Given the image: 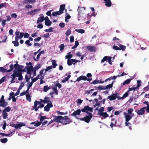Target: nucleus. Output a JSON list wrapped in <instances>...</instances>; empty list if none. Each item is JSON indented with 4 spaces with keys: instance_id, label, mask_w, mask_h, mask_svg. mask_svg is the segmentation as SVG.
<instances>
[{
    "instance_id": "1",
    "label": "nucleus",
    "mask_w": 149,
    "mask_h": 149,
    "mask_svg": "<svg viewBox=\"0 0 149 149\" xmlns=\"http://www.w3.org/2000/svg\"><path fill=\"white\" fill-rule=\"evenodd\" d=\"M92 116H93L91 113H89L88 114V116H86L85 117L83 118H80V119L81 120L84 121L88 123L91 120Z\"/></svg>"
},
{
    "instance_id": "2",
    "label": "nucleus",
    "mask_w": 149,
    "mask_h": 149,
    "mask_svg": "<svg viewBox=\"0 0 149 149\" xmlns=\"http://www.w3.org/2000/svg\"><path fill=\"white\" fill-rule=\"evenodd\" d=\"M72 122L71 120L67 116H64L63 117V120L61 122V123L63 124V125H66L67 124H69Z\"/></svg>"
},
{
    "instance_id": "3",
    "label": "nucleus",
    "mask_w": 149,
    "mask_h": 149,
    "mask_svg": "<svg viewBox=\"0 0 149 149\" xmlns=\"http://www.w3.org/2000/svg\"><path fill=\"white\" fill-rule=\"evenodd\" d=\"M81 111L83 112H86L88 114L90 113L88 111L92 112L93 111V108L90 107L89 106L87 105L84 107V108L81 109Z\"/></svg>"
},
{
    "instance_id": "4",
    "label": "nucleus",
    "mask_w": 149,
    "mask_h": 149,
    "mask_svg": "<svg viewBox=\"0 0 149 149\" xmlns=\"http://www.w3.org/2000/svg\"><path fill=\"white\" fill-rule=\"evenodd\" d=\"M52 116L54 117V122L58 123H60L63 120V117L62 116H56L53 115Z\"/></svg>"
},
{
    "instance_id": "5",
    "label": "nucleus",
    "mask_w": 149,
    "mask_h": 149,
    "mask_svg": "<svg viewBox=\"0 0 149 149\" xmlns=\"http://www.w3.org/2000/svg\"><path fill=\"white\" fill-rule=\"evenodd\" d=\"M85 10V8L83 7H79L77 10L79 15L81 14H84V12Z\"/></svg>"
},
{
    "instance_id": "6",
    "label": "nucleus",
    "mask_w": 149,
    "mask_h": 149,
    "mask_svg": "<svg viewBox=\"0 0 149 149\" xmlns=\"http://www.w3.org/2000/svg\"><path fill=\"white\" fill-rule=\"evenodd\" d=\"M117 94L113 93L111 95L109 96L108 97V99H109L110 100L112 101L115 100L117 97Z\"/></svg>"
},
{
    "instance_id": "7",
    "label": "nucleus",
    "mask_w": 149,
    "mask_h": 149,
    "mask_svg": "<svg viewBox=\"0 0 149 149\" xmlns=\"http://www.w3.org/2000/svg\"><path fill=\"white\" fill-rule=\"evenodd\" d=\"M26 65L27 66L26 67L27 70H32L33 69V66L32 65V63L31 62L29 63H26Z\"/></svg>"
},
{
    "instance_id": "8",
    "label": "nucleus",
    "mask_w": 149,
    "mask_h": 149,
    "mask_svg": "<svg viewBox=\"0 0 149 149\" xmlns=\"http://www.w3.org/2000/svg\"><path fill=\"white\" fill-rule=\"evenodd\" d=\"M146 108V107H144L143 108H141L140 109V110H139L137 111V114L138 115H142L144 114L145 112V110H144Z\"/></svg>"
},
{
    "instance_id": "9",
    "label": "nucleus",
    "mask_w": 149,
    "mask_h": 149,
    "mask_svg": "<svg viewBox=\"0 0 149 149\" xmlns=\"http://www.w3.org/2000/svg\"><path fill=\"white\" fill-rule=\"evenodd\" d=\"M87 79V77L84 76H81L78 77L77 80L74 81V82L75 83L77 81H79L81 80L86 81Z\"/></svg>"
},
{
    "instance_id": "10",
    "label": "nucleus",
    "mask_w": 149,
    "mask_h": 149,
    "mask_svg": "<svg viewBox=\"0 0 149 149\" xmlns=\"http://www.w3.org/2000/svg\"><path fill=\"white\" fill-rule=\"evenodd\" d=\"M40 10L39 9H36L33 10H31V11L28 12L27 13V14L28 15H34L36 14L38 11Z\"/></svg>"
},
{
    "instance_id": "11",
    "label": "nucleus",
    "mask_w": 149,
    "mask_h": 149,
    "mask_svg": "<svg viewBox=\"0 0 149 149\" xmlns=\"http://www.w3.org/2000/svg\"><path fill=\"white\" fill-rule=\"evenodd\" d=\"M15 130H13L11 132L10 131V132L8 134H6L3 133L2 132H0V135H2L3 136H11L12 135V133H14V132H15Z\"/></svg>"
},
{
    "instance_id": "12",
    "label": "nucleus",
    "mask_w": 149,
    "mask_h": 149,
    "mask_svg": "<svg viewBox=\"0 0 149 149\" xmlns=\"http://www.w3.org/2000/svg\"><path fill=\"white\" fill-rule=\"evenodd\" d=\"M81 111V110L80 109H78L76 111L73 112V113L71 114V116H76L77 115H80Z\"/></svg>"
},
{
    "instance_id": "13",
    "label": "nucleus",
    "mask_w": 149,
    "mask_h": 149,
    "mask_svg": "<svg viewBox=\"0 0 149 149\" xmlns=\"http://www.w3.org/2000/svg\"><path fill=\"white\" fill-rule=\"evenodd\" d=\"M112 122L111 123L110 126L112 128L113 126H116L117 124L116 120L115 118H112L111 119Z\"/></svg>"
},
{
    "instance_id": "14",
    "label": "nucleus",
    "mask_w": 149,
    "mask_h": 149,
    "mask_svg": "<svg viewBox=\"0 0 149 149\" xmlns=\"http://www.w3.org/2000/svg\"><path fill=\"white\" fill-rule=\"evenodd\" d=\"M87 49L89 51L91 52H95L96 50V48L93 46H88L87 47Z\"/></svg>"
},
{
    "instance_id": "15",
    "label": "nucleus",
    "mask_w": 149,
    "mask_h": 149,
    "mask_svg": "<svg viewBox=\"0 0 149 149\" xmlns=\"http://www.w3.org/2000/svg\"><path fill=\"white\" fill-rule=\"evenodd\" d=\"M105 3V5L107 7H110L111 5V0H104Z\"/></svg>"
},
{
    "instance_id": "16",
    "label": "nucleus",
    "mask_w": 149,
    "mask_h": 149,
    "mask_svg": "<svg viewBox=\"0 0 149 149\" xmlns=\"http://www.w3.org/2000/svg\"><path fill=\"white\" fill-rule=\"evenodd\" d=\"M132 80V79H126L125 81L123 83V84H122V86H123V85H126V84H129L131 80Z\"/></svg>"
},
{
    "instance_id": "17",
    "label": "nucleus",
    "mask_w": 149,
    "mask_h": 149,
    "mask_svg": "<svg viewBox=\"0 0 149 149\" xmlns=\"http://www.w3.org/2000/svg\"><path fill=\"white\" fill-rule=\"evenodd\" d=\"M7 105V103L5 100H0V106L3 107H5Z\"/></svg>"
},
{
    "instance_id": "18",
    "label": "nucleus",
    "mask_w": 149,
    "mask_h": 149,
    "mask_svg": "<svg viewBox=\"0 0 149 149\" xmlns=\"http://www.w3.org/2000/svg\"><path fill=\"white\" fill-rule=\"evenodd\" d=\"M65 4H61L60 5V10L59 11H60V12L61 11V12L62 13H63V11L65 10Z\"/></svg>"
},
{
    "instance_id": "19",
    "label": "nucleus",
    "mask_w": 149,
    "mask_h": 149,
    "mask_svg": "<svg viewBox=\"0 0 149 149\" xmlns=\"http://www.w3.org/2000/svg\"><path fill=\"white\" fill-rule=\"evenodd\" d=\"M19 31H16L15 32L16 36L15 37V41H15L18 42V39L19 38L18 37V35H19Z\"/></svg>"
},
{
    "instance_id": "20",
    "label": "nucleus",
    "mask_w": 149,
    "mask_h": 149,
    "mask_svg": "<svg viewBox=\"0 0 149 149\" xmlns=\"http://www.w3.org/2000/svg\"><path fill=\"white\" fill-rule=\"evenodd\" d=\"M125 121L126 122H128L129 121L131 118H132V116L129 115V114H127V115H125Z\"/></svg>"
},
{
    "instance_id": "21",
    "label": "nucleus",
    "mask_w": 149,
    "mask_h": 149,
    "mask_svg": "<svg viewBox=\"0 0 149 149\" xmlns=\"http://www.w3.org/2000/svg\"><path fill=\"white\" fill-rule=\"evenodd\" d=\"M40 19H38L37 20V23L38 24L39 22H42L45 20V18L43 16L39 18Z\"/></svg>"
},
{
    "instance_id": "22",
    "label": "nucleus",
    "mask_w": 149,
    "mask_h": 149,
    "mask_svg": "<svg viewBox=\"0 0 149 149\" xmlns=\"http://www.w3.org/2000/svg\"><path fill=\"white\" fill-rule=\"evenodd\" d=\"M114 82V81H113L112 83L109 84L108 85L105 87V89L112 88L113 87V85Z\"/></svg>"
},
{
    "instance_id": "23",
    "label": "nucleus",
    "mask_w": 149,
    "mask_h": 149,
    "mask_svg": "<svg viewBox=\"0 0 149 149\" xmlns=\"http://www.w3.org/2000/svg\"><path fill=\"white\" fill-rule=\"evenodd\" d=\"M63 13L60 11H56L52 13V15L53 16H56L57 15H59Z\"/></svg>"
},
{
    "instance_id": "24",
    "label": "nucleus",
    "mask_w": 149,
    "mask_h": 149,
    "mask_svg": "<svg viewBox=\"0 0 149 149\" xmlns=\"http://www.w3.org/2000/svg\"><path fill=\"white\" fill-rule=\"evenodd\" d=\"M8 4V3L6 2L0 3V9L4 7L6 8Z\"/></svg>"
},
{
    "instance_id": "25",
    "label": "nucleus",
    "mask_w": 149,
    "mask_h": 149,
    "mask_svg": "<svg viewBox=\"0 0 149 149\" xmlns=\"http://www.w3.org/2000/svg\"><path fill=\"white\" fill-rule=\"evenodd\" d=\"M52 65V67L53 68H56V66L57 65V64H56V61L55 60H52L51 61Z\"/></svg>"
},
{
    "instance_id": "26",
    "label": "nucleus",
    "mask_w": 149,
    "mask_h": 149,
    "mask_svg": "<svg viewBox=\"0 0 149 149\" xmlns=\"http://www.w3.org/2000/svg\"><path fill=\"white\" fill-rule=\"evenodd\" d=\"M71 75L70 74H69L66 77L64 78V79L62 80V82L65 83L69 79Z\"/></svg>"
},
{
    "instance_id": "27",
    "label": "nucleus",
    "mask_w": 149,
    "mask_h": 149,
    "mask_svg": "<svg viewBox=\"0 0 149 149\" xmlns=\"http://www.w3.org/2000/svg\"><path fill=\"white\" fill-rule=\"evenodd\" d=\"M2 115L3 119H5L7 118L8 115L6 112H5V110L3 111Z\"/></svg>"
},
{
    "instance_id": "28",
    "label": "nucleus",
    "mask_w": 149,
    "mask_h": 149,
    "mask_svg": "<svg viewBox=\"0 0 149 149\" xmlns=\"http://www.w3.org/2000/svg\"><path fill=\"white\" fill-rule=\"evenodd\" d=\"M120 47V50H122L123 51H125L126 48V46L124 45H122L120 44L119 45Z\"/></svg>"
},
{
    "instance_id": "29",
    "label": "nucleus",
    "mask_w": 149,
    "mask_h": 149,
    "mask_svg": "<svg viewBox=\"0 0 149 149\" xmlns=\"http://www.w3.org/2000/svg\"><path fill=\"white\" fill-rule=\"evenodd\" d=\"M26 100L29 101V102L31 101V98L30 96V94L28 93L26 95Z\"/></svg>"
},
{
    "instance_id": "30",
    "label": "nucleus",
    "mask_w": 149,
    "mask_h": 149,
    "mask_svg": "<svg viewBox=\"0 0 149 149\" xmlns=\"http://www.w3.org/2000/svg\"><path fill=\"white\" fill-rule=\"evenodd\" d=\"M73 59H71L70 60H67V63L68 65L69 66L71 65L73 62V61H72Z\"/></svg>"
},
{
    "instance_id": "31",
    "label": "nucleus",
    "mask_w": 149,
    "mask_h": 149,
    "mask_svg": "<svg viewBox=\"0 0 149 149\" xmlns=\"http://www.w3.org/2000/svg\"><path fill=\"white\" fill-rule=\"evenodd\" d=\"M52 23V22L50 20L45 22V25L48 26H50L51 25Z\"/></svg>"
},
{
    "instance_id": "32",
    "label": "nucleus",
    "mask_w": 149,
    "mask_h": 149,
    "mask_svg": "<svg viewBox=\"0 0 149 149\" xmlns=\"http://www.w3.org/2000/svg\"><path fill=\"white\" fill-rule=\"evenodd\" d=\"M75 31L79 33L82 34L85 32V30L83 29H76Z\"/></svg>"
},
{
    "instance_id": "33",
    "label": "nucleus",
    "mask_w": 149,
    "mask_h": 149,
    "mask_svg": "<svg viewBox=\"0 0 149 149\" xmlns=\"http://www.w3.org/2000/svg\"><path fill=\"white\" fill-rule=\"evenodd\" d=\"M0 141L2 143H5L8 141V139L6 138L1 139H0Z\"/></svg>"
},
{
    "instance_id": "34",
    "label": "nucleus",
    "mask_w": 149,
    "mask_h": 149,
    "mask_svg": "<svg viewBox=\"0 0 149 149\" xmlns=\"http://www.w3.org/2000/svg\"><path fill=\"white\" fill-rule=\"evenodd\" d=\"M101 116L104 118H106L109 116V115L106 112H103L101 114Z\"/></svg>"
},
{
    "instance_id": "35",
    "label": "nucleus",
    "mask_w": 149,
    "mask_h": 149,
    "mask_svg": "<svg viewBox=\"0 0 149 149\" xmlns=\"http://www.w3.org/2000/svg\"><path fill=\"white\" fill-rule=\"evenodd\" d=\"M10 69L7 70V72H10L13 70V69L14 68V67L13 66V65L11 64L10 65Z\"/></svg>"
},
{
    "instance_id": "36",
    "label": "nucleus",
    "mask_w": 149,
    "mask_h": 149,
    "mask_svg": "<svg viewBox=\"0 0 149 149\" xmlns=\"http://www.w3.org/2000/svg\"><path fill=\"white\" fill-rule=\"evenodd\" d=\"M50 89L49 87H48L47 86H45L43 87V91L44 92H46L47 91Z\"/></svg>"
},
{
    "instance_id": "37",
    "label": "nucleus",
    "mask_w": 149,
    "mask_h": 149,
    "mask_svg": "<svg viewBox=\"0 0 149 149\" xmlns=\"http://www.w3.org/2000/svg\"><path fill=\"white\" fill-rule=\"evenodd\" d=\"M40 64H37L36 65V66L34 68H33V69L36 70H37L39 68H40Z\"/></svg>"
},
{
    "instance_id": "38",
    "label": "nucleus",
    "mask_w": 149,
    "mask_h": 149,
    "mask_svg": "<svg viewBox=\"0 0 149 149\" xmlns=\"http://www.w3.org/2000/svg\"><path fill=\"white\" fill-rule=\"evenodd\" d=\"M129 95V92L127 91L121 97L122 99H124V98L128 97Z\"/></svg>"
},
{
    "instance_id": "39",
    "label": "nucleus",
    "mask_w": 149,
    "mask_h": 149,
    "mask_svg": "<svg viewBox=\"0 0 149 149\" xmlns=\"http://www.w3.org/2000/svg\"><path fill=\"white\" fill-rule=\"evenodd\" d=\"M0 72L4 73L5 72H7L6 69H5L3 67H0Z\"/></svg>"
},
{
    "instance_id": "40",
    "label": "nucleus",
    "mask_w": 149,
    "mask_h": 149,
    "mask_svg": "<svg viewBox=\"0 0 149 149\" xmlns=\"http://www.w3.org/2000/svg\"><path fill=\"white\" fill-rule=\"evenodd\" d=\"M52 89L53 90L54 92L55 93L56 95H58V91L57 89V87L54 86L52 88Z\"/></svg>"
},
{
    "instance_id": "41",
    "label": "nucleus",
    "mask_w": 149,
    "mask_h": 149,
    "mask_svg": "<svg viewBox=\"0 0 149 149\" xmlns=\"http://www.w3.org/2000/svg\"><path fill=\"white\" fill-rule=\"evenodd\" d=\"M13 74H15V75L17 77H18L21 74L18 72L17 71H15L13 73Z\"/></svg>"
},
{
    "instance_id": "42",
    "label": "nucleus",
    "mask_w": 149,
    "mask_h": 149,
    "mask_svg": "<svg viewBox=\"0 0 149 149\" xmlns=\"http://www.w3.org/2000/svg\"><path fill=\"white\" fill-rule=\"evenodd\" d=\"M44 31L46 32H52L53 31V28L51 27L48 29H45Z\"/></svg>"
},
{
    "instance_id": "43",
    "label": "nucleus",
    "mask_w": 149,
    "mask_h": 149,
    "mask_svg": "<svg viewBox=\"0 0 149 149\" xmlns=\"http://www.w3.org/2000/svg\"><path fill=\"white\" fill-rule=\"evenodd\" d=\"M18 128L20 129V127H22L23 126L25 125L23 123H20L19 124H18Z\"/></svg>"
},
{
    "instance_id": "44",
    "label": "nucleus",
    "mask_w": 149,
    "mask_h": 149,
    "mask_svg": "<svg viewBox=\"0 0 149 149\" xmlns=\"http://www.w3.org/2000/svg\"><path fill=\"white\" fill-rule=\"evenodd\" d=\"M12 43L14 44V45L15 47H17L19 45V43L18 42H15L14 41H13Z\"/></svg>"
},
{
    "instance_id": "45",
    "label": "nucleus",
    "mask_w": 149,
    "mask_h": 149,
    "mask_svg": "<svg viewBox=\"0 0 149 149\" xmlns=\"http://www.w3.org/2000/svg\"><path fill=\"white\" fill-rule=\"evenodd\" d=\"M46 119H48L45 116H41L40 119V121L42 123L43 120Z\"/></svg>"
},
{
    "instance_id": "46",
    "label": "nucleus",
    "mask_w": 149,
    "mask_h": 149,
    "mask_svg": "<svg viewBox=\"0 0 149 149\" xmlns=\"http://www.w3.org/2000/svg\"><path fill=\"white\" fill-rule=\"evenodd\" d=\"M25 43L28 46H31L32 44L30 43V41L29 40H27L25 42Z\"/></svg>"
},
{
    "instance_id": "47",
    "label": "nucleus",
    "mask_w": 149,
    "mask_h": 149,
    "mask_svg": "<svg viewBox=\"0 0 149 149\" xmlns=\"http://www.w3.org/2000/svg\"><path fill=\"white\" fill-rule=\"evenodd\" d=\"M44 99L46 102V103H47L48 102H51L50 100H49V98L48 97H46L44 98Z\"/></svg>"
},
{
    "instance_id": "48",
    "label": "nucleus",
    "mask_w": 149,
    "mask_h": 149,
    "mask_svg": "<svg viewBox=\"0 0 149 149\" xmlns=\"http://www.w3.org/2000/svg\"><path fill=\"white\" fill-rule=\"evenodd\" d=\"M64 47L65 46L63 44L60 45L59 46V48H60L61 51H62L63 50Z\"/></svg>"
},
{
    "instance_id": "49",
    "label": "nucleus",
    "mask_w": 149,
    "mask_h": 149,
    "mask_svg": "<svg viewBox=\"0 0 149 149\" xmlns=\"http://www.w3.org/2000/svg\"><path fill=\"white\" fill-rule=\"evenodd\" d=\"M34 103V104L35 105V106H37L38 104H39L40 105L42 104V103H41V102H40V101H38L36 100L35 101Z\"/></svg>"
},
{
    "instance_id": "50",
    "label": "nucleus",
    "mask_w": 149,
    "mask_h": 149,
    "mask_svg": "<svg viewBox=\"0 0 149 149\" xmlns=\"http://www.w3.org/2000/svg\"><path fill=\"white\" fill-rule=\"evenodd\" d=\"M71 31L70 29L68 30L65 33V35L67 37L71 33Z\"/></svg>"
},
{
    "instance_id": "51",
    "label": "nucleus",
    "mask_w": 149,
    "mask_h": 149,
    "mask_svg": "<svg viewBox=\"0 0 149 149\" xmlns=\"http://www.w3.org/2000/svg\"><path fill=\"white\" fill-rule=\"evenodd\" d=\"M108 59V57L107 56H104L101 62V63H103L105 61H106Z\"/></svg>"
},
{
    "instance_id": "52",
    "label": "nucleus",
    "mask_w": 149,
    "mask_h": 149,
    "mask_svg": "<svg viewBox=\"0 0 149 149\" xmlns=\"http://www.w3.org/2000/svg\"><path fill=\"white\" fill-rule=\"evenodd\" d=\"M71 18V16L69 15H67L65 17V21L66 22H68V19H70Z\"/></svg>"
},
{
    "instance_id": "53",
    "label": "nucleus",
    "mask_w": 149,
    "mask_h": 149,
    "mask_svg": "<svg viewBox=\"0 0 149 149\" xmlns=\"http://www.w3.org/2000/svg\"><path fill=\"white\" fill-rule=\"evenodd\" d=\"M97 88H98L99 90H102L105 89V87L102 86H100L97 87Z\"/></svg>"
},
{
    "instance_id": "54",
    "label": "nucleus",
    "mask_w": 149,
    "mask_h": 149,
    "mask_svg": "<svg viewBox=\"0 0 149 149\" xmlns=\"http://www.w3.org/2000/svg\"><path fill=\"white\" fill-rule=\"evenodd\" d=\"M10 110V108L8 107H5L4 109L3 110H5V112H9Z\"/></svg>"
},
{
    "instance_id": "55",
    "label": "nucleus",
    "mask_w": 149,
    "mask_h": 149,
    "mask_svg": "<svg viewBox=\"0 0 149 149\" xmlns=\"http://www.w3.org/2000/svg\"><path fill=\"white\" fill-rule=\"evenodd\" d=\"M53 68L52 65H50L47 67V68L45 69L46 72L48 71L49 70L52 69Z\"/></svg>"
},
{
    "instance_id": "56",
    "label": "nucleus",
    "mask_w": 149,
    "mask_h": 149,
    "mask_svg": "<svg viewBox=\"0 0 149 149\" xmlns=\"http://www.w3.org/2000/svg\"><path fill=\"white\" fill-rule=\"evenodd\" d=\"M41 39V37H39L38 38H35L34 39V42H39Z\"/></svg>"
},
{
    "instance_id": "57",
    "label": "nucleus",
    "mask_w": 149,
    "mask_h": 149,
    "mask_svg": "<svg viewBox=\"0 0 149 149\" xmlns=\"http://www.w3.org/2000/svg\"><path fill=\"white\" fill-rule=\"evenodd\" d=\"M49 108L47 106H46L44 108V111H49Z\"/></svg>"
},
{
    "instance_id": "58",
    "label": "nucleus",
    "mask_w": 149,
    "mask_h": 149,
    "mask_svg": "<svg viewBox=\"0 0 149 149\" xmlns=\"http://www.w3.org/2000/svg\"><path fill=\"white\" fill-rule=\"evenodd\" d=\"M42 124V123L40 122H38L36 123H35V124L34 125L35 126L38 127L39 126H40Z\"/></svg>"
},
{
    "instance_id": "59",
    "label": "nucleus",
    "mask_w": 149,
    "mask_h": 149,
    "mask_svg": "<svg viewBox=\"0 0 149 149\" xmlns=\"http://www.w3.org/2000/svg\"><path fill=\"white\" fill-rule=\"evenodd\" d=\"M100 83V81L99 80H95L91 83V84H95L98 83Z\"/></svg>"
},
{
    "instance_id": "60",
    "label": "nucleus",
    "mask_w": 149,
    "mask_h": 149,
    "mask_svg": "<svg viewBox=\"0 0 149 149\" xmlns=\"http://www.w3.org/2000/svg\"><path fill=\"white\" fill-rule=\"evenodd\" d=\"M113 48L114 49V50H120V49H119V47H118L116 46V45H114L113 47Z\"/></svg>"
},
{
    "instance_id": "61",
    "label": "nucleus",
    "mask_w": 149,
    "mask_h": 149,
    "mask_svg": "<svg viewBox=\"0 0 149 149\" xmlns=\"http://www.w3.org/2000/svg\"><path fill=\"white\" fill-rule=\"evenodd\" d=\"M49 102L47 103V106H48L49 108L52 107H53V105L52 102Z\"/></svg>"
},
{
    "instance_id": "62",
    "label": "nucleus",
    "mask_w": 149,
    "mask_h": 149,
    "mask_svg": "<svg viewBox=\"0 0 149 149\" xmlns=\"http://www.w3.org/2000/svg\"><path fill=\"white\" fill-rule=\"evenodd\" d=\"M54 86H55L56 87H58L59 88H61V87L62 85L60 83H58L54 85Z\"/></svg>"
},
{
    "instance_id": "63",
    "label": "nucleus",
    "mask_w": 149,
    "mask_h": 149,
    "mask_svg": "<svg viewBox=\"0 0 149 149\" xmlns=\"http://www.w3.org/2000/svg\"><path fill=\"white\" fill-rule=\"evenodd\" d=\"M20 35L19 36H18V37L19 38V39H21L24 36V33L23 32L20 33H19Z\"/></svg>"
},
{
    "instance_id": "64",
    "label": "nucleus",
    "mask_w": 149,
    "mask_h": 149,
    "mask_svg": "<svg viewBox=\"0 0 149 149\" xmlns=\"http://www.w3.org/2000/svg\"><path fill=\"white\" fill-rule=\"evenodd\" d=\"M143 90L146 91H147L148 90H149V85H147V86L145 87L143 89Z\"/></svg>"
}]
</instances>
